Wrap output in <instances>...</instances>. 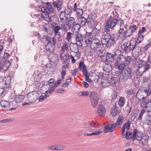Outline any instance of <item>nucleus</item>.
I'll use <instances>...</instances> for the list:
<instances>
[{
  "mask_svg": "<svg viewBox=\"0 0 151 151\" xmlns=\"http://www.w3.org/2000/svg\"><path fill=\"white\" fill-rule=\"evenodd\" d=\"M108 26H105L104 27V32L103 36L101 40V43L106 46L110 47L115 42V36L114 34H110Z\"/></svg>",
  "mask_w": 151,
  "mask_h": 151,
  "instance_id": "1",
  "label": "nucleus"
},
{
  "mask_svg": "<svg viewBox=\"0 0 151 151\" xmlns=\"http://www.w3.org/2000/svg\"><path fill=\"white\" fill-rule=\"evenodd\" d=\"M117 13L114 11L112 12L111 14L106 22L105 26H108L109 28L113 29L117 23L120 25V27H122L124 24V21L121 19L119 18L117 19L118 17Z\"/></svg>",
  "mask_w": 151,
  "mask_h": 151,
  "instance_id": "2",
  "label": "nucleus"
},
{
  "mask_svg": "<svg viewBox=\"0 0 151 151\" xmlns=\"http://www.w3.org/2000/svg\"><path fill=\"white\" fill-rule=\"evenodd\" d=\"M53 10L54 9L52 5L49 2L47 3L46 7H42L41 8V11L42 12V16L47 22H52V18H53V16H52L50 17L49 15Z\"/></svg>",
  "mask_w": 151,
  "mask_h": 151,
  "instance_id": "3",
  "label": "nucleus"
},
{
  "mask_svg": "<svg viewBox=\"0 0 151 151\" xmlns=\"http://www.w3.org/2000/svg\"><path fill=\"white\" fill-rule=\"evenodd\" d=\"M88 36H86V33L85 36L78 33L76 36V45L77 47L78 46L79 47L82 46L83 44L88 45L89 44L91 40L88 38Z\"/></svg>",
  "mask_w": 151,
  "mask_h": 151,
  "instance_id": "4",
  "label": "nucleus"
},
{
  "mask_svg": "<svg viewBox=\"0 0 151 151\" xmlns=\"http://www.w3.org/2000/svg\"><path fill=\"white\" fill-rule=\"evenodd\" d=\"M46 40L47 43L45 45V49L46 50L50 53L53 52L55 50V45L56 43V40L54 37H46Z\"/></svg>",
  "mask_w": 151,
  "mask_h": 151,
  "instance_id": "5",
  "label": "nucleus"
},
{
  "mask_svg": "<svg viewBox=\"0 0 151 151\" xmlns=\"http://www.w3.org/2000/svg\"><path fill=\"white\" fill-rule=\"evenodd\" d=\"M137 45L135 41L131 40L129 43L125 42L121 44V47L123 52L125 53L130 50H132L133 52L135 47Z\"/></svg>",
  "mask_w": 151,
  "mask_h": 151,
  "instance_id": "6",
  "label": "nucleus"
},
{
  "mask_svg": "<svg viewBox=\"0 0 151 151\" xmlns=\"http://www.w3.org/2000/svg\"><path fill=\"white\" fill-rule=\"evenodd\" d=\"M91 48L94 50L96 52H100L101 51V45L100 43V41L97 39L95 38L92 40L90 43Z\"/></svg>",
  "mask_w": 151,
  "mask_h": 151,
  "instance_id": "7",
  "label": "nucleus"
},
{
  "mask_svg": "<svg viewBox=\"0 0 151 151\" xmlns=\"http://www.w3.org/2000/svg\"><path fill=\"white\" fill-rule=\"evenodd\" d=\"M132 71L130 68H127L124 72L121 73L119 78L120 81H126L128 79L131 78Z\"/></svg>",
  "mask_w": 151,
  "mask_h": 151,
  "instance_id": "8",
  "label": "nucleus"
},
{
  "mask_svg": "<svg viewBox=\"0 0 151 151\" xmlns=\"http://www.w3.org/2000/svg\"><path fill=\"white\" fill-rule=\"evenodd\" d=\"M86 129L88 131L93 130L99 126V124L97 122L93 121L91 122H86L84 123Z\"/></svg>",
  "mask_w": 151,
  "mask_h": 151,
  "instance_id": "9",
  "label": "nucleus"
},
{
  "mask_svg": "<svg viewBox=\"0 0 151 151\" xmlns=\"http://www.w3.org/2000/svg\"><path fill=\"white\" fill-rule=\"evenodd\" d=\"M25 98V96L23 95H18L16 96V97L14 100V99H11V100H9V101L5 100H2L0 102V104H6L7 103H12L13 101H15V102L17 103H21Z\"/></svg>",
  "mask_w": 151,
  "mask_h": 151,
  "instance_id": "10",
  "label": "nucleus"
},
{
  "mask_svg": "<svg viewBox=\"0 0 151 151\" xmlns=\"http://www.w3.org/2000/svg\"><path fill=\"white\" fill-rule=\"evenodd\" d=\"M39 94L36 91H33L28 93L27 95V97L29 102L34 103L38 99Z\"/></svg>",
  "mask_w": 151,
  "mask_h": 151,
  "instance_id": "11",
  "label": "nucleus"
},
{
  "mask_svg": "<svg viewBox=\"0 0 151 151\" xmlns=\"http://www.w3.org/2000/svg\"><path fill=\"white\" fill-rule=\"evenodd\" d=\"M135 64H138V68L137 69V73L140 75L141 70L143 69V67L146 64V61L140 59L139 58H136Z\"/></svg>",
  "mask_w": 151,
  "mask_h": 151,
  "instance_id": "12",
  "label": "nucleus"
},
{
  "mask_svg": "<svg viewBox=\"0 0 151 151\" xmlns=\"http://www.w3.org/2000/svg\"><path fill=\"white\" fill-rule=\"evenodd\" d=\"M90 98L92 103L94 104L98 103L99 100V96L96 92L95 91L91 92L90 94Z\"/></svg>",
  "mask_w": 151,
  "mask_h": 151,
  "instance_id": "13",
  "label": "nucleus"
},
{
  "mask_svg": "<svg viewBox=\"0 0 151 151\" xmlns=\"http://www.w3.org/2000/svg\"><path fill=\"white\" fill-rule=\"evenodd\" d=\"M149 139V137L148 135H145L142 136L140 135L137 140L139 141H141L139 143L142 144V146H145L148 144Z\"/></svg>",
  "mask_w": 151,
  "mask_h": 151,
  "instance_id": "14",
  "label": "nucleus"
},
{
  "mask_svg": "<svg viewBox=\"0 0 151 151\" xmlns=\"http://www.w3.org/2000/svg\"><path fill=\"white\" fill-rule=\"evenodd\" d=\"M41 83H40V85L39 86V90L40 93L42 94H47L48 92L49 93V86H47V85H42L43 84V83H42V85L41 84Z\"/></svg>",
  "mask_w": 151,
  "mask_h": 151,
  "instance_id": "15",
  "label": "nucleus"
},
{
  "mask_svg": "<svg viewBox=\"0 0 151 151\" xmlns=\"http://www.w3.org/2000/svg\"><path fill=\"white\" fill-rule=\"evenodd\" d=\"M114 123H109L104 127V132L106 133L108 132H113L115 128L116 125Z\"/></svg>",
  "mask_w": 151,
  "mask_h": 151,
  "instance_id": "16",
  "label": "nucleus"
},
{
  "mask_svg": "<svg viewBox=\"0 0 151 151\" xmlns=\"http://www.w3.org/2000/svg\"><path fill=\"white\" fill-rule=\"evenodd\" d=\"M10 65L9 61L6 60L5 62L0 61V72L2 70L6 71Z\"/></svg>",
  "mask_w": 151,
  "mask_h": 151,
  "instance_id": "17",
  "label": "nucleus"
},
{
  "mask_svg": "<svg viewBox=\"0 0 151 151\" xmlns=\"http://www.w3.org/2000/svg\"><path fill=\"white\" fill-rule=\"evenodd\" d=\"M78 24L75 25V26L78 27V30H79L80 27L84 26L87 23L86 19L84 17H81V18H78Z\"/></svg>",
  "mask_w": 151,
  "mask_h": 151,
  "instance_id": "18",
  "label": "nucleus"
},
{
  "mask_svg": "<svg viewBox=\"0 0 151 151\" xmlns=\"http://www.w3.org/2000/svg\"><path fill=\"white\" fill-rule=\"evenodd\" d=\"M100 30L96 28H94L91 32H86V36H88V38H91L92 40L93 37H97L98 36L100 33Z\"/></svg>",
  "mask_w": 151,
  "mask_h": 151,
  "instance_id": "19",
  "label": "nucleus"
},
{
  "mask_svg": "<svg viewBox=\"0 0 151 151\" xmlns=\"http://www.w3.org/2000/svg\"><path fill=\"white\" fill-rule=\"evenodd\" d=\"M69 17V16L67 15L65 12H61L60 14V18L61 22L63 23H66L68 21Z\"/></svg>",
  "mask_w": 151,
  "mask_h": 151,
  "instance_id": "20",
  "label": "nucleus"
},
{
  "mask_svg": "<svg viewBox=\"0 0 151 151\" xmlns=\"http://www.w3.org/2000/svg\"><path fill=\"white\" fill-rule=\"evenodd\" d=\"M48 86H49V93L50 94L53 91L57 86L55 83L54 82V80L51 79L48 82V84H47Z\"/></svg>",
  "mask_w": 151,
  "mask_h": 151,
  "instance_id": "21",
  "label": "nucleus"
},
{
  "mask_svg": "<svg viewBox=\"0 0 151 151\" xmlns=\"http://www.w3.org/2000/svg\"><path fill=\"white\" fill-rule=\"evenodd\" d=\"M97 113L101 116H104L105 114L106 109L105 106L103 104H99L98 106Z\"/></svg>",
  "mask_w": 151,
  "mask_h": 151,
  "instance_id": "22",
  "label": "nucleus"
},
{
  "mask_svg": "<svg viewBox=\"0 0 151 151\" xmlns=\"http://www.w3.org/2000/svg\"><path fill=\"white\" fill-rule=\"evenodd\" d=\"M4 88L7 91L11 88L10 85L11 81V78L9 77H6L4 78Z\"/></svg>",
  "mask_w": 151,
  "mask_h": 151,
  "instance_id": "23",
  "label": "nucleus"
},
{
  "mask_svg": "<svg viewBox=\"0 0 151 151\" xmlns=\"http://www.w3.org/2000/svg\"><path fill=\"white\" fill-rule=\"evenodd\" d=\"M116 55H113L109 53H107L106 55V62H112L116 58Z\"/></svg>",
  "mask_w": 151,
  "mask_h": 151,
  "instance_id": "24",
  "label": "nucleus"
},
{
  "mask_svg": "<svg viewBox=\"0 0 151 151\" xmlns=\"http://www.w3.org/2000/svg\"><path fill=\"white\" fill-rule=\"evenodd\" d=\"M118 109L116 104L114 105L111 109V114L113 116H116L118 112Z\"/></svg>",
  "mask_w": 151,
  "mask_h": 151,
  "instance_id": "25",
  "label": "nucleus"
},
{
  "mask_svg": "<svg viewBox=\"0 0 151 151\" xmlns=\"http://www.w3.org/2000/svg\"><path fill=\"white\" fill-rule=\"evenodd\" d=\"M115 65L118 68V70H120V72H123L125 66L126 65L125 63L123 62L119 64H115Z\"/></svg>",
  "mask_w": 151,
  "mask_h": 151,
  "instance_id": "26",
  "label": "nucleus"
},
{
  "mask_svg": "<svg viewBox=\"0 0 151 151\" xmlns=\"http://www.w3.org/2000/svg\"><path fill=\"white\" fill-rule=\"evenodd\" d=\"M75 23V20L73 17H69L68 21L67 22L66 25L69 26V28L71 27H72L74 25Z\"/></svg>",
  "mask_w": 151,
  "mask_h": 151,
  "instance_id": "27",
  "label": "nucleus"
},
{
  "mask_svg": "<svg viewBox=\"0 0 151 151\" xmlns=\"http://www.w3.org/2000/svg\"><path fill=\"white\" fill-rule=\"evenodd\" d=\"M142 50L140 47L136 46L133 51V53L135 56H139L140 54H141Z\"/></svg>",
  "mask_w": 151,
  "mask_h": 151,
  "instance_id": "28",
  "label": "nucleus"
},
{
  "mask_svg": "<svg viewBox=\"0 0 151 151\" xmlns=\"http://www.w3.org/2000/svg\"><path fill=\"white\" fill-rule=\"evenodd\" d=\"M145 124L149 125H151V115L149 114H147L144 120Z\"/></svg>",
  "mask_w": 151,
  "mask_h": 151,
  "instance_id": "29",
  "label": "nucleus"
},
{
  "mask_svg": "<svg viewBox=\"0 0 151 151\" xmlns=\"http://www.w3.org/2000/svg\"><path fill=\"white\" fill-rule=\"evenodd\" d=\"M125 58L122 55H119L117 56V58L116 59V62L115 64H119V63H122L124 62Z\"/></svg>",
  "mask_w": 151,
  "mask_h": 151,
  "instance_id": "30",
  "label": "nucleus"
},
{
  "mask_svg": "<svg viewBox=\"0 0 151 151\" xmlns=\"http://www.w3.org/2000/svg\"><path fill=\"white\" fill-rule=\"evenodd\" d=\"M124 120V117L119 115L117 118L116 123L114 124L117 126H121L123 124V121Z\"/></svg>",
  "mask_w": 151,
  "mask_h": 151,
  "instance_id": "31",
  "label": "nucleus"
},
{
  "mask_svg": "<svg viewBox=\"0 0 151 151\" xmlns=\"http://www.w3.org/2000/svg\"><path fill=\"white\" fill-rule=\"evenodd\" d=\"M139 133L137 129H134L133 132V137L132 138V140L134 141L135 140L138 139V138L139 137L138 135V133Z\"/></svg>",
  "mask_w": 151,
  "mask_h": 151,
  "instance_id": "32",
  "label": "nucleus"
},
{
  "mask_svg": "<svg viewBox=\"0 0 151 151\" xmlns=\"http://www.w3.org/2000/svg\"><path fill=\"white\" fill-rule=\"evenodd\" d=\"M62 2L61 1L59 0L57 2L54 1L53 3V6L56 7L58 10H60L61 8Z\"/></svg>",
  "mask_w": 151,
  "mask_h": 151,
  "instance_id": "33",
  "label": "nucleus"
},
{
  "mask_svg": "<svg viewBox=\"0 0 151 151\" xmlns=\"http://www.w3.org/2000/svg\"><path fill=\"white\" fill-rule=\"evenodd\" d=\"M132 34V32L129 29L126 30L123 34V37L127 38L129 37Z\"/></svg>",
  "mask_w": 151,
  "mask_h": 151,
  "instance_id": "34",
  "label": "nucleus"
},
{
  "mask_svg": "<svg viewBox=\"0 0 151 151\" xmlns=\"http://www.w3.org/2000/svg\"><path fill=\"white\" fill-rule=\"evenodd\" d=\"M150 67V65L147 64L146 62V64L143 67V69H142V70H140L141 72L140 73V75H141L143 73L145 72L147 70L149 69Z\"/></svg>",
  "mask_w": 151,
  "mask_h": 151,
  "instance_id": "35",
  "label": "nucleus"
},
{
  "mask_svg": "<svg viewBox=\"0 0 151 151\" xmlns=\"http://www.w3.org/2000/svg\"><path fill=\"white\" fill-rule=\"evenodd\" d=\"M124 32V29L120 27L117 35L118 39H121L122 37H123V34Z\"/></svg>",
  "mask_w": 151,
  "mask_h": 151,
  "instance_id": "36",
  "label": "nucleus"
},
{
  "mask_svg": "<svg viewBox=\"0 0 151 151\" xmlns=\"http://www.w3.org/2000/svg\"><path fill=\"white\" fill-rule=\"evenodd\" d=\"M102 131H101L100 130H97L95 131L94 132H93L91 133H85L84 134V135L85 136H92L93 135H98L102 133Z\"/></svg>",
  "mask_w": 151,
  "mask_h": 151,
  "instance_id": "37",
  "label": "nucleus"
},
{
  "mask_svg": "<svg viewBox=\"0 0 151 151\" xmlns=\"http://www.w3.org/2000/svg\"><path fill=\"white\" fill-rule=\"evenodd\" d=\"M83 10L82 9L78 8L76 11V14L77 16L78 19L82 17L83 15Z\"/></svg>",
  "mask_w": 151,
  "mask_h": 151,
  "instance_id": "38",
  "label": "nucleus"
},
{
  "mask_svg": "<svg viewBox=\"0 0 151 151\" xmlns=\"http://www.w3.org/2000/svg\"><path fill=\"white\" fill-rule=\"evenodd\" d=\"M132 59L131 57L130 56H128L125 58L124 61H125L126 63H125L126 65H128L131 63L132 61Z\"/></svg>",
  "mask_w": 151,
  "mask_h": 151,
  "instance_id": "39",
  "label": "nucleus"
},
{
  "mask_svg": "<svg viewBox=\"0 0 151 151\" xmlns=\"http://www.w3.org/2000/svg\"><path fill=\"white\" fill-rule=\"evenodd\" d=\"M138 36L137 38V40L136 41H135L136 43V44L138 45L140 43L141 41L143 40V36L142 34H139L138 33Z\"/></svg>",
  "mask_w": 151,
  "mask_h": 151,
  "instance_id": "40",
  "label": "nucleus"
},
{
  "mask_svg": "<svg viewBox=\"0 0 151 151\" xmlns=\"http://www.w3.org/2000/svg\"><path fill=\"white\" fill-rule=\"evenodd\" d=\"M94 17L92 14L89 15L86 19L87 23L90 24L91 22L94 19Z\"/></svg>",
  "mask_w": 151,
  "mask_h": 151,
  "instance_id": "41",
  "label": "nucleus"
},
{
  "mask_svg": "<svg viewBox=\"0 0 151 151\" xmlns=\"http://www.w3.org/2000/svg\"><path fill=\"white\" fill-rule=\"evenodd\" d=\"M142 93L146 94V96H149L151 94V88H147L143 90Z\"/></svg>",
  "mask_w": 151,
  "mask_h": 151,
  "instance_id": "42",
  "label": "nucleus"
},
{
  "mask_svg": "<svg viewBox=\"0 0 151 151\" xmlns=\"http://www.w3.org/2000/svg\"><path fill=\"white\" fill-rule=\"evenodd\" d=\"M111 66L110 64H106L105 65L104 69L107 72H109L111 70Z\"/></svg>",
  "mask_w": 151,
  "mask_h": 151,
  "instance_id": "43",
  "label": "nucleus"
},
{
  "mask_svg": "<svg viewBox=\"0 0 151 151\" xmlns=\"http://www.w3.org/2000/svg\"><path fill=\"white\" fill-rule=\"evenodd\" d=\"M132 133L131 132L128 131L126 133L124 138L127 139H131L132 137Z\"/></svg>",
  "mask_w": 151,
  "mask_h": 151,
  "instance_id": "44",
  "label": "nucleus"
},
{
  "mask_svg": "<svg viewBox=\"0 0 151 151\" xmlns=\"http://www.w3.org/2000/svg\"><path fill=\"white\" fill-rule=\"evenodd\" d=\"M110 85L114 86L117 83V80L116 78H112L110 80L109 82Z\"/></svg>",
  "mask_w": 151,
  "mask_h": 151,
  "instance_id": "45",
  "label": "nucleus"
},
{
  "mask_svg": "<svg viewBox=\"0 0 151 151\" xmlns=\"http://www.w3.org/2000/svg\"><path fill=\"white\" fill-rule=\"evenodd\" d=\"M55 150H60L65 148V146L64 145H55Z\"/></svg>",
  "mask_w": 151,
  "mask_h": 151,
  "instance_id": "46",
  "label": "nucleus"
},
{
  "mask_svg": "<svg viewBox=\"0 0 151 151\" xmlns=\"http://www.w3.org/2000/svg\"><path fill=\"white\" fill-rule=\"evenodd\" d=\"M42 94L40 96L39 98V101H42L44 100L48 96V95L46 94Z\"/></svg>",
  "mask_w": 151,
  "mask_h": 151,
  "instance_id": "47",
  "label": "nucleus"
},
{
  "mask_svg": "<svg viewBox=\"0 0 151 151\" xmlns=\"http://www.w3.org/2000/svg\"><path fill=\"white\" fill-rule=\"evenodd\" d=\"M137 28V27L136 25L133 24L132 25L130 26L129 29H130V31L132 32V33H133V32H134L136 30Z\"/></svg>",
  "mask_w": 151,
  "mask_h": 151,
  "instance_id": "48",
  "label": "nucleus"
},
{
  "mask_svg": "<svg viewBox=\"0 0 151 151\" xmlns=\"http://www.w3.org/2000/svg\"><path fill=\"white\" fill-rule=\"evenodd\" d=\"M72 9V8H70V7H68L67 9L65 10L64 11H63V12H65L67 15H68L69 17H70L71 14Z\"/></svg>",
  "mask_w": 151,
  "mask_h": 151,
  "instance_id": "49",
  "label": "nucleus"
},
{
  "mask_svg": "<svg viewBox=\"0 0 151 151\" xmlns=\"http://www.w3.org/2000/svg\"><path fill=\"white\" fill-rule=\"evenodd\" d=\"M131 122L129 120H128L127 123L124 124L123 126H125V127L126 128L127 130H129L130 128Z\"/></svg>",
  "mask_w": 151,
  "mask_h": 151,
  "instance_id": "50",
  "label": "nucleus"
},
{
  "mask_svg": "<svg viewBox=\"0 0 151 151\" xmlns=\"http://www.w3.org/2000/svg\"><path fill=\"white\" fill-rule=\"evenodd\" d=\"M102 85L103 87H108L110 86L109 82L107 80H105L104 82H102Z\"/></svg>",
  "mask_w": 151,
  "mask_h": 151,
  "instance_id": "51",
  "label": "nucleus"
},
{
  "mask_svg": "<svg viewBox=\"0 0 151 151\" xmlns=\"http://www.w3.org/2000/svg\"><path fill=\"white\" fill-rule=\"evenodd\" d=\"M145 97H143L142 99V102L145 103V104H149L151 103V101L150 100L147 99L145 100Z\"/></svg>",
  "mask_w": 151,
  "mask_h": 151,
  "instance_id": "52",
  "label": "nucleus"
},
{
  "mask_svg": "<svg viewBox=\"0 0 151 151\" xmlns=\"http://www.w3.org/2000/svg\"><path fill=\"white\" fill-rule=\"evenodd\" d=\"M5 89L4 88H0V96H4L5 95Z\"/></svg>",
  "mask_w": 151,
  "mask_h": 151,
  "instance_id": "53",
  "label": "nucleus"
},
{
  "mask_svg": "<svg viewBox=\"0 0 151 151\" xmlns=\"http://www.w3.org/2000/svg\"><path fill=\"white\" fill-rule=\"evenodd\" d=\"M125 102V99L122 97H121L119 98L118 104H124Z\"/></svg>",
  "mask_w": 151,
  "mask_h": 151,
  "instance_id": "54",
  "label": "nucleus"
},
{
  "mask_svg": "<svg viewBox=\"0 0 151 151\" xmlns=\"http://www.w3.org/2000/svg\"><path fill=\"white\" fill-rule=\"evenodd\" d=\"M82 72L85 77H86L89 76L88 75V73L87 70H86V68H85V67H83V69L82 70Z\"/></svg>",
  "mask_w": 151,
  "mask_h": 151,
  "instance_id": "55",
  "label": "nucleus"
},
{
  "mask_svg": "<svg viewBox=\"0 0 151 151\" xmlns=\"http://www.w3.org/2000/svg\"><path fill=\"white\" fill-rule=\"evenodd\" d=\"M72 35V34L71 32H67L66 37L67 40H68V41H69L70 40L71 37Z\"/></svg>",
  "mask_w": 151,
  "mask_h": 151,
  "instance_id": "56",
  "label": "nucleus"
},
{
  "mask_svg": "<svg viewBox=\"0 0 151 151\" xmlns=\"http://www.w3.org/2000/svg\"><path fill=\"white\" fill-rule=\"evenodd\" d=\"M102 78V76H101L99 77V76L95 74L94 76V79L93 80V81L97 83L99 79V78Z\"/></svg>",
  "mask_w": 151,
  "mask_h": 151,
  "instance_id": "57",
  "label": "nucleus"
},
{
  "mask_svg": "<svg viewBox=\"0 0 151 151\" xmlns=\"http://www.w3.org/2000/svg\"><path fill=\"white\" fill-rule=\"evenodd\" d=\"M85 67V68H86V66L84 65L83 62H80L79 63V69L80 70H81L82 68L83 69V67Z\"/></svg>",
  "mask_w": 151,
  "mask_h": 151,
  "instance_id": "58",
  "label": "nucleus"
},
{
  "mask_svg": "<svg viewBox=\"0 0 151 151\" xmlns=\"http://www.w3.org/2000/svg\"><path fill=\"white\" fill-rule=\"evenodd\" d=\"M60 26L61 27V29L62 28L64 31L66 32L68 30V28L67 27H66L64 23H63L60 24Z\"/></svg>",
  "mask_w": 151,
  "mask_h": 151,
  "instance_id": "59",
  "label": "nucleus"
},
{
  "mask_svg": "<svg viewBox=\"0 0 151 151\" xmlns=\"http://www.w3.org/2000/svg\"><path fill=\"white\" fill-rule=\"evenodd\" d=\"M77 50H76V52H75L76 53V54L75 56V57H76V58L77 59H79L80 57L81 56V53L80 52H79L78 50V48L77 47Z\"/></svg>",
  "mask_w": 151,
  "mask_h": 151,
  "instance_id": "60",
  "label": "nucleus"
},
{
  "mask_svg": "<svg viewBox=\"0 0 151 151\" xmlns=\"http://www.w3.org/2000/svg\"><path fill=\"white\" fill-rule=\"evenodd\" d=\"M145 106V108L147 111H151V104H144Z\"/></svg>",
  "mask_w": 151,
  "mask_h": 151,
  "instance_id": "61",
  "label": "nucleus"
},
{
  "mask_svg": "<svg viewBox=\"0 0 151 151\" xmlns=\"http://www.w3.org/2000/svg\"><path fill=\"white\" fill-rule=\"evenodd\" d=\"M145 112V111L143 110H142L140 113L139 115L138 119L139 120H141L142 119V116Z\"/></svg>",
  "mask_w": 151,
  "mask_h": 151,
  "instance_id": "62",
  "label": "nucleus"
},
{
  "mask_svg": "<svg viewBox=\"0 0 151 151\" xmlns=\"http://www.w3.org/2000/svg\"><path fill=\"white\" fill-rule=\"evenodd\" d=\"M90 24L94 27H96L97 24V22L94 19L91 22Z\"/></svg>",
  "mask_w": 151,
  "mask_h": 151,
  "instance_id": "63",
  "label": "nucleus"
},
{
  "mask_svg": "<svg viewBox=\"0 0 151 151\" xmlns=\"http://www.w3.org/2000/svg\"><path fill=\"white\" fill-rule=\"evenodd\" d=\"M66 72L65 70H63L61 72V78L63 79L65 75Z\"/></svg>",
  "mask_w": 151,
  "mask_h": 151,
  "instance_id": "64",
  "label": "nucleus"
}]
</instances>
